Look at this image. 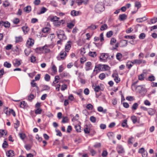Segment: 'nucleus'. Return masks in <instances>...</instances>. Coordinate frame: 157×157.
Masks as SVG:
<instances>
[{
    "label": "nucleus",
    "mask_w": 157,
    "mask_h": 157,
    "mask_svg": "<svg viewBox=\"0 0 157 157\" xmlns=\"http://www.w3.org/2000/svg\"><path fill=\"white\" fill-rule=\"evenodd\" d=\"M46 25L42 29L41 32H40V37H46L48 34V33L51 27L50 23L48 22H46Z\"/></svg>",
    "instance_id": "nucleus-1"
},
{
    "label": "nucleus",
    "mask_w": 157,
    "mask_h": 157,
    "mask_svg": "<svg viewBox=\"0 0 157 157\" xmlns=\"http://www.w3.org/2000/svg\"><path fill=\"white\" fill-rule=\"evenodd\" d=\"M109 67L105 64H98L96 65L95 67L94 71H96L97 74L98 73V70L100 71H105L108 70L109 69Z\"/></svg>",
    "instance_id": "nucleus-2"
},
{
    "label": "nucleus",
    "mask_w": 157,
    "mask_h": 157,
    "mask_svg": "<svg viewBox=\"0 0 157 157\" xmlns=\"http://www.w3.org/2000/svg\"><path fill=\"white\" fill-rule=\"evenodd\" d=\"M105 9V6L102 2H98L95 6V11L97 13L102 12Z\"/></svg>",
    "instance_id": "nucleus-3"
},
{
    "label": "nucleus",
    "mask_w": 157,
    "mask_h": 157,
    "mask_svg": "<svg viewBox=\"0 0 157 157\" xmlns=\"http://www.w3.org/2000/svg\"><path fill=\"white\" fill-rule=\"evenodd\" d=\"M136 89L137 91L141 94L142 96H144L147 92V90L145 88L144 86L142 85H139L137 86H135Z\"/></svg>",
    "instance_id": "nucleus-4"
},
{
    "label": "nucleus",
    "mask_w": 157,
    "mask_h": 157,
    "mask_svg": "<svg viewBox=\"0 0 157 157\" xmlns=\"http://www.w3.org/2000/svg\"><path fill=\"white\" fill-rule=\"evenodd\" d=\"M60 56H57V59L59 60L64 59L67 56V53L66 52L63 51H61L59 54Z\"/></svg>",
    "instance_id": "nucleus-5"
},
{
    "label": "nucleus",
    "mask_w": 157,
    "mask_h": 157,
    "mask_svg": "<svg viewBox=\"0 0 157 157\" xmlns=\"http://www.w3.org/2000/svg\"><path fill=\"white\" fill-rule=\"evenodd\" d=\"M53 21V24L56 27H59L62 24L63 25L64 23L65 20H51Z\"/></svg>",
    "instance_id": "nucleus-6"
},
{
    "label": "nucleus",
    "mask_w": 157,
    "mask_h": 157,
    "mask_svg": "<svg viewBox=\"0 0 157 157\" xmlns=\"http://www.w3.org/2000/svg\"><path fill=\"white\" fill-rule=\"evenodd\" d=\"M109 55L107 53H101L100 56V60L102 61L103 60H105L109 58Z\"/></svg>",
    "instance_id": "nucleus-7"
},
{
    "label": "nucleus",
    "mask_w": 157,
    "mask_h": 157,
    "mask_svg": "<svg viewBox=\"0 0 157 157\" xmlns=\"http://www.w3.org/2000/svg\"><path fill=\"white\" fill-rule=\"evenodd\" d=\"M116 150L119 154L124 153L125 151L123 146L120 144H117L116 147Z\"/></svg>",
    "instance_id": "nucleus-8"
},
{
    "label": "nucleus",
    "mask_w": 157,
    "mask_h": 157,
    "mask_svg": "<svg viewBox=\"0 0 157 157\" xmlns=\"http://www.w3.org/2000/svg\"><path fill=\"white\" fill-rule=\"evenodd\" d=\"M40 51H42L43 53L46 54L49 52L50 50L48 48L47 46L45 45L41 48L40 47Z\"/></svg>",
    "instance_id": "nucleus-9"
},
{
    "label": "nucleus",
    "mask_w": 157,
    "mask_h": 157,
    "mask_svg": "<svg viewBox=\"0 0 157 157\" xmlns=\"http://www.w3.org/2000/svg\"><path fill=\"white\" fill-rule=\"evenodd\" d=\"M39 79V74H38L37 75V76H36L35 77V80H33L32 81L31 84L32 85V86L33 87H36L37 88H38V86H37V84L34 82L35 81H36L37 80H38Z\"/></svg>",
    "instance_id": "nucleus-10"
},
{
    "label": "nucleus",
    "mask_w": 157,
    "mask_h": 157,
    "mask_svg": "<svg viewBox=\"0 0 157 157\" xmlns=\"http://www.w3.org/2000/svg\"><path fill=\"white\" fill-rule=\"evenodd\" d=\"M75 20H73L70 22H67V27L70 29H71L75 26Z\"/></svg>",
    "instance_id": "nucleus-11"
},
{
    "label": "nucleus",
    "mask_w": 157,
    "mask_h": 157,
    "mask_svg": "<svg viewBox=\"0 0 157 157\" xmlns=\"http://www.w3.org/2000/svg\"><path fill=\"white\" fill-rule=\"evenodd\" d=\"M41 86L42 87L41 90V92H42L44 91H48L50 89V87L47 85H41Z\"/></svg>",
    "instance_id": "nucleus-12"
},
{
    "label": "nucleus",
    "mask_w": 157,
    "mask_h": 157,
    "mask_svg": "<svg viewBox=\"0 0 157 157\" xmlns=\"http://www.w3.org/2000/svg\"><path fill=\"white\" fill-rule=\"evenodd\" d=\"M3 26L6 28L9 27L10 26V23L8 22H3L2 20H1L0 21V26H1L2 27Z\"/></svg>",
    "instance_id": "nucleus-13"
},
{
    "label": "nucleus",
    "mask_w": 157,
    "mask_h": 157,
    "mask_svg": "<svg viewBox=\"0 0 157 157\" xmlns=\"http://www.w3.org/2000/svg\"><path fill=\"white\" fill-rule=\"evenodd\" d=\"M34 44L33 40L31 39H29L26 42V45L27 47L32 46Z\"/></svg>",
    "instance_id": "nucleus-14"
},
{
    "label": "nucleus",
    "mask_w": 157,
    "mask_h": 157,
    "mask_svg": "<svg viewBox=\"0 0 157 157\" xmlns=\"http://www.w3.org/2000/svg\"><path fill=\"white\" fill-rule=\"evenodd\" d=\"M81 13L80 11H76L73 10L71 11V14L72 16H75L78 15L79 13Z\"/></svg>",
    "instance_id": "nucleus-15"
},
{
    "label": "nucleus",
    "mask_w": 157,
    "mask_h": 157,
    "mask_svg": "<svg viewBox=\"0 0 157 157\" xmlns=\"http://www.w3.org/2000/svg\"><path fill=\"white\" fill-rule=\"evenodd\" d=\"M120 43L121 44V47H124L127 45L128 41L125 40H121Z\"/></svg>",
    "instance_id": "nucleus-16"
},
{
    "label": "nucleus",
    "mask_w": 157,
    "mask_h": 157,
    "mask_svg": "<svg viewBox=\"0 0 157 157\" xmlns=\"http://www.w3.org/2000/svg\"><path fill=\"white\" fill-rule=\"evenodd\" d=\"M131 119L132 121L133 124H135L137 122L138 123H140V121H138L136 117L135 116H132L131 117Z\"/></svg>",
    "instance_id": "nucleus-17"
},
{
    "label": "nucleus",
    "mask_w": 157,
    "mask_h": 157,
    "mask_svg": "<svg viewBox=\"0 0 157 157\" xmlns=\"http://www.w3.org/2000/svg\"><path fill=\"white\" fill-rule=\"evenodd\" d=\"M148 110H147L148 114L151 115L152 116L154 115L155 113V110L153 109L148 108Z\"/></svg>",
    "instance_id": "nucleus-18"
},
{
    "label": "nucleus",
    "mask_w": 157,
    "mask_h": 157,
    "mask_svg": "<svg viewBox=\"0 0 157 157\" xmlns=\"http://www.w3.org/2000/svg\"><path fill=\"white\" fill-rule=\"evenodd\" d=\"M6 155L8 157H12L14 155V151L12 150H9L6 152Z\"/></svg>",
    "instance_id": "nucleus-19"
},
{
    "label": "nucleus",
    "mask_w": 157,
    "mask_h": 157,
    "mask_svg": "<svg viewBox=\"0 0 157 157\" xmlns=\"http://www.w3.org/2000/svg\"><path fill=\"white\" fill-rule=\"evenodd\" d=\"M67 43V44H66L65 46V51L68 52V50H70V48L71 47V44H69V43H71V42L70 41H68Z\"/></svg>",
    "instance_id": "nucleus-20"
},
{
    "label": "nucleus",
    "mask_w": 157,
    "mask_h": 157,
    "mask_svg": "<svg viewBox=\"0 0 157 157\" xmlns=\"http://www.w3.org/2000/svg\"><path fill=\"white\" fill-rule=\"evenodd\" d=\"M31 8L30 6H28L26 7H25L24 9V11L25 12L28 13L31 11Z\"/></svg>",
    "instance_id": "nucleus-21"
},
{
    "label": "nucleus",
    "mask_w": 157,
    "mask_h": 157,
    "mask_svg": "<svg viewBox=\"0 0 157 157\" xmlns=\"http://www.w3.org/2000/svg\"><path fill=\"white\" fill-rule=\"evenodd\" d=\"M127 15L125 14H120L119 16L118 20H126Z\"/></svg>",
    "instance_id": "nucleus-22"
},
{
    "label": "nucleus",
    "mask_w": 157,
    "mask_h": 157,
    "mask_svg": "<svg viewBox=\"0 0 157 157\" xmlns=\"http://www.w3.org/2000/svg\"><path fill=\"white\" fill-rule=\"evenodd\" d=\"M57 36L58 38L60 40H65L67 38V36L65 35L64 33H63V34H60Z\"/></svg>",
    "instance_id": "nucleus-23"
},
{
    "label": "nucleus",
    "mask_w": 157,
    "mask_h": 157,
    "mask_svg": "<svg viewBox=\"0 0 157 157\" xmlns=\"http://www.w3.org/2000/svg\"><path fill=\"white\" fill-rule=\"evenodd\" d=\"M82 93V90L81 92H75V93L78 95L80 98L81 99L82 101H85V100L83 97Z\"/></svg>",
    "instance_id": "nucleus-24"
},
{
    "label": "nucleus",
    "mask_w": 157,
    "mask_h": 157,
    "mask_svg": "<svg viewBox=\"0 0 157 157\" xmlns=\"http://www.w3.org/2000/svg\"><path fill=\"white\" fill-rule=\"evenodd\" d=\"M155 79V77L153 75H151L148 76L147 78V80L153 82L154 81Z\"/></svg>",
    "instance_id": "nucleus-25"
},
{
    "label": "nucleus",
    "mask_w": 157,
    "mask_h": 157,
    "mask_svg": "<svg viewBox=\"0 0 157 157\" xmlns=\"http://www.w3.org/2000/svg\"><path fill=\"white\" fill-rule=\"evenodd\" d=\"M35 107L37 108V109L35 111V113L36 114H39V102H37L36 103Z\"/></svg>",
    "instance_id": "nucleus-26"
},
{
    "label": "nucleus",
    "mask_w": 157,
    "mask_h": 157,
    "mask_svg": "<svg viewBox=\"0 0 157 157\" xmlns=\"http://www.w3.org/2000/svg\"><path fill=\"white\" fill-rule=\"evenodd\" d=\"M122 55L120 53H117L116 55L117 59L120 61H121V59L122 58Z\"/></svg>",
    "instance_id": "nucleus-27"
},
{
    "label": "nucleus",
    "mask_w": 157,
    "mask_h": 157,
    "mask_svg": "<svg viewBox=\"0 0 157 157\" xmlns=\"http://www.w3.org/2000/svg\"><path fill=\"white\" fill-rule=\"evenodd\" d=\"M22 29L25 34H26L29 30V28L27 26L23 27Z\"/></svg>",
    "instance_id": "nucleus-28"
},
{
    "label": "nucleus",
    "mask_w": 157,
    "mask_h": 157,
    "mask_svg": "<svg viewBox=\"0 0 157 157\" xmlns=\"http://www.w3.org/2000/svg\"><path fill=\"white\" fill-rule=\"evenodd\" d=\"M127 120L126 119H124V120L122 124H121V126L123 127H125L126 128H128V126L127 124Z\"/></svg>",
    "instance_id": "nucleus-29"
},
{
    "label": "nucleus",
    "mask_w": 157,
    "mask_h": 157,
    "mask_svg": "<svg viewBox=\"0 0 157 157\" xmlns=\"http://www.w3.org/2000/svg\"><path fill=\"white\" fill-rule=\"evenodd\" d=\"M91 65V63L90 62H88L86 63V71H89L90 69V67Z\"/></svg>",
    "instance_id": "nucleus-30"
},
{
    "label": "nucleus",
    "mask_w": 157,
    "mask_h": 157,
    "mask_svg": "<svg viewBox=\"0 0 157 157\" xmlns=\"http://www.w3.org/2000/svg\"><path fill=\"white\" fill-rule=\"evenodd\" d=\"M13 64L15 67H18L21 64V63L19 61L16 59L13 61Z\"/></svg>",
    "instance_id": "nucleus-31"
},
{
    "label": "nucleus",
    "mask_w": 157,
    "mask_h": 157,
    "mask_svg": "<svg viewBox=\"0 0 157 157\" xmlns=\"http://www.w3.org/2000/svg\"><path fill=\"white\" fill-rule=\"evenodd\" d=\"M98 26H96L94 24H91L89 26L87 27V29H90L91 30H94L96 29Z\"/></svg>",
    "instance_id": "nucleus-32"
},
{
    "label": "nucleus",
    "mask_w": 157,
    "mask_h": 157,
    "mask_svg": "<svg viewBox=\"0 0 157 157\" xmlns=\"http://www.w3.org/2000/svg\"><path fill=\"white\" fill-rule=\"evenodd\" d=\"M59 17H57L56 16L51 15L48 17L47 20H55V19H56V20H59Z\"/></svg>",
    "instance_id": "nucleus-33"
},
{
    "label": "nucleus",
    "mask_w": 157,
    "mask_h": 157,
    "mask_svg": "<svg viewBox=\"0 0 157 157\" xmlns=\"http://www.w3.org/2000/svg\"><path fill=\"white\" fill-rule=\"evenodd\" d=\"M94 90L96 93L98 92L99 91L101 90L103 91V89H101V87L99 86H96L94 88Z\"/></svg>",
    "instance_id": "nucleus-34"
},
{
    "label": "nucleus",
    "mask_w": 157,
    "mask_h": 157,
    "mask_svg": "<svg viewBox=\"0 0 157 157\" xmlns=\"http://www.w3.org/2000/svg\"><path fill=\"white\" fill-rule=\"evenodd\" d=\"M124 37L126 39H133L136 38V36L135 35L133 36L127 35L125 36Z\"/></svg>",
    "instance_id": "nucleus-35"
},
{
    "label": "nucleus",
    "mask_w": 157,
    "mask_h": 157,
    "mask_svg": "<svg viewBox=\"0 0 157 157\" xmlns=\"http://www.w3.org/2000/svg\"><path fill=\"white\" fill-rule=\"evenodd\" d=\"M68 73L66 72H63V73L59 74V76L61 78L66 77L67 76Z\"/></svg>",
    "instance_id": "nucleus-36"
},
{
    "label": "nucleus",
    "mask_w": 157,
    "mask_h": 157,
    "mask_svg": "<svg viewBox=\"0 0 157 157\" xmlns=\"http://www.w3.org/2000/svg\"><path fill=\"white\" fill-rule=\"evenodd\" d=\"M27 105V104L25 101H22L20 103V107L22 108H24Z\"/></svg>",
    "instance_id": "nucleus-37"
},
{
    "label": "nucleus",
    "mask_w": 157,
    "mask_h": 157,
    "mask_svg": "<svg viewBox=\"0 0 157 157\" xmlns=\"http://www.w3.org/2000/svg\"><path fill=\"white\" fill-rule=\"evenodd\" d=\"M89 55L92 57H94L97 56L96 52H90L89 53Z\"/></svg>",
    "instance_id": "nucleus-38"
},
{
    "label": "nucleus",
    "mask_w": 157,
    "mask_h": 157,
    "mask_svg": "<svg viewBox=\"0 0 157 157\" xmlns=\"http://www.w3.org/2000/svg\"><path fill=\"white\" fill-rule=\"evenodd\" d=\"M90 151L91 156H94L96 154V151L92 148H91L90 150Z\"/></svg>",
    "instance_id": "nucleus-39"
},
{
    "label": "nucleus",
    "mask_w": 157,
    "mask_h": 157,
    "mask_svg": "<svg viewBox=\"0 0 157 157\" xmlns=\"http://www.w3.org/2000/svg\"><path fill=\"white\" fill-rule=\"evenodd\" d=\"M47 10L46 8L44 6L42 7L40 11V14L44 13Z\"/></svg>",
    "instance_id": "nucleus-40"
},
{
    "label": "nucleus",
    "mask_w": 157,
    "mask_h": 157,
    "mask_svg": "<svg viewBox=\"0 0 157 157\" xmlns=\"http://www.w3.org/2000/svg\"><path fill=\"white\" fill-rule=\"evenodd\" d=\"M138 106V104L137 103H135L133 104L132 107V109L133 110H136Z\"/></svg>",
    "instance_id": "nucleus-41"
},
{
    "label": "nucleus",
    "mask_w": 157,
    "mask_h": 157,
    "mask_svg": "<svg viewBox=\"0 0 157 157\" xmlns=\"http://www.w3.org/2000/svg\"><path fill=\"white\" fill-rule=\"evenodd\" d=\"M107 28V25L106 24H104L101 26L100 29L101 31H103L106 29Z\"/></svg>",
    "instance_id": "nucleus-42"
},
{
    "label": "nucleus",
    "mask_w": 157,
    "mask_h": 157,
    "mask_svg": "<svg viewBox=\"0 0 157 157\" xmlns=\"http://www.w3.org/2000/svg\"><path fill=\"white\" fill-rule=\"evenodd\" d=\"M75 127L76 129V131L77 132H81V126L79 125H76L75 126Z\"/></svg>",
    "instance_id": "nucleus-43"
},
{
    "label": "nucleus",
    "mask_w": 157,
    "mask_h": 157,
    "mask_svg": "<svg viewBox=\"0 0 157 157\" xmlns=\"http://www.w3.org/2000/svg\"><path fill=\"white\" fill-rule=\"evenodd\" d=\"M4 66L8 68H10L11 67V64L7 61L5 62L4 64Z\"/></svg>",
    "instance_id": "nucleus-44"
},
{
    "label": "nucleus",
    "mask_w": 157,
    "mask_h": 157,
    "mask_svg": "<svg viewBox=\"0 0 157 157\" xmlns=\"http://www.w3.org/2000/svg\"><path fill=\"white\" fill-rule=\"evenodd\" d=\"M135 7L137 8V9L138 10L141 7V4L140 2H136L135 3Z\"/></svg>",
    "instance_id": "nucleus-45"
},
{
    "label": "nucleus",
    "mask_w": 157,
    "mask_h": 157,
    "mask_svg": "<svg viewBox=\"0 0 157 157\" xmlns=\"http://www.w3.org/2000/svg\"><path fill=\"white\" fill-rule=\"evenodd\" d=\"M68 122V118L67 117H63V118L62 123H65Z\"/></svg>",
    "instance_id": "nucleus-46"
},
{
    "label": "nucleus",
    "mask_w": 157,
    "mask_h": 157,
    "mask_svg": "<svg viewBox=\"0 0 157 157\" xmlns=\"http://www.w3.org/2000/svg\"><path fill=\"white\" fill-rule=\"evenodd\" d=\"M105 74L104 73H102L100 74L99 76V78L102 80L105 78Z\"/></svg>",
    "instance_id": "nucleus-47"
},
{
    "label": "nucleus",
    "mask_w": 157,
    "mask_h": 157,
    "mask_svg": "<svg viewBox=\"0 0 157 157\" xmlns=\"http://www.w3.org/2000/svg\"><path fill=\"white\" fill-rule=\"evenodd\" d=\"M16 43H18L21 42L22 40V38L21 36H19L18 37H16Z\"/></svg>",
    "instance_id": "nucleus-48"
},
{
    "label": "nucleus",
    "mask_w": 157,
    "mask_h": 157,
    "mask_svg": "<svg viewBox=\"0 0 157 157\" xmlns=\"http://www.w3.org/2000/svg\"><path fill=\"white\" fill-rule=\"evenodd\" d=\"M50 76L48 75V74H46L44 76V79L45 80L47 81H50Z\"/></svg>",
    "instance_id": "nucleus-49"
},
{
    "label": "nucleus",
    "mask_w": 157,
    "mask_h": 157,
    "mask_svg": "<svg viewBox=\"0 0 157 157\" xmlns=\"http://www.w3.org/2000/svg\"><path fill=\"white\" fill-rule=\"evenodd\" d=\"M104 4L107 6H111V2L109 0H105Z\"/></svg>",
    "instance_id": "nucleus-50"
},
{
    "label": "nucleus",
    "mask_w": 157,
    "mask_h": 157,
    "mask_svg": "<svg viewBox=\"0 0 157 157\" xmlns=\"http://www.w3.org/2000/svg\"><path fill=\"white\" fill-rule=\"evenodd\" d=\"M86 108L89 110H92L93 108V106L91 104H89L86 106Z\"/></svg>",
    "instance_id": "nucleus-51"
},
{
    "label": "nucleus",
    "mask_w": 157,
    "mask_h": 157,
    "mask_svg": "<svg viewBox=\"0 0 157 157\" xmlns=\"http://www.w3.org/2000/svg\"><path fill=\"white\" fill-rule=\"evenodd\" d=\"M7 134V132L3 130H0V137H1L4 135H6Z\"/></svg>",
    "instance_id": "nucleus-52"
},
{
    "label": "nucleus",
    "mask_w": 157,
    "mask_h": 157,
    "mask_svg": "<svg viewBox=\"0 0 157 157\" xmlns=\"http://www.w3.org/2000/svg\"><path fill=\"white\" fill-rule=\"evenodd\" d=\"M138 79L139 80L142 81L144 79V75L143 73H142L138 76Z\"/></svg>",
    "instance_id": "nucleus-53"
},
{
    "label": "nucleus",
    "mask_w": 157,
    "mask_h": 157,
    "mask_svg": "<svg viewBox=\"0 0 157 157\" xmlns=\"http://www.w3.org/2000/svg\"><path fill=\"white\" fill-rule=\"evenodd\" d=\"M19 135L21 139L22 140H24L26 136L25 134L23 133H19Z\"/></svg>",
    "instance_id": "nucleus-54"
},
{
    "label": "nucleus",
    "mask_w": 157,
    "mask_h": 157,
    "mask_svg": "<svg viewBox=\"0 0 157 157\" xmlns=\"http://www.w3.org/2000/svg\"><path fill=\"white\" fill-rule=\"evenodd\" d=\"M25 54L26 56H28L31 52V50L29 48H28L27 49H25Z\"/></svg>",
    "instance_id": "nucleus-55"
},
{
    "label": "nucleus",
    "mask_w": 157,
    "mask_h": 157,
    "mask_svg": "<svg viewBox=\"0 0 157 157\" xmlns=\"http://www.w3.org/2000/svg\"><path fill=\"white\" fill-rule=\"evenodd\" d=\"M113 35V32L112 31H109L107 32L106 33V36L108 38L111 37Z\"/></svg>",
    "instance_id": "nucleus-56"
},
{
    "label": "nucleus",
    "mask_w": 157,
    "mask_h": 157,
    "mask_svg": "<svg viewBox=\"0 0 157 157\" xmlns=\"http://www.w3.org/2000/svg\"><path fill=\"white\" fill-rule=\"evenodd\" d=\"M146 36L145 34L144 33H141L139 36V38L140 39H144Z\"/></svg>",
    "instance_id": "nucleus-57"
},
{
    "label": "nucleus",
    "mask_w": 157,
    "mask_h": 157,
    "mask_svg": "<svg viewBox=\"0 0 157 157\" xmlns=\"http://www.w3.org/2000/svg\"><path fill=\"white\" fill-rule=\"evenodd\" d=\"M86 126L87 127L84 128V131L85 133L88 134L90 132V129H88V128L87 127L88 125H86Z\"/></svg>",
    "instance_id": "nucleus-58"
},
{
    "label": "nucleus",
    "mask_w": 157,
    "mask_h": 157,
    "mask_svg": "<svg viewBox=\"0 0 157 157\" xmlns=\"http://www.w3.org/2000/svg\"><path fill=\"white\" fill-rule=\"evenodd\" d=\"M116 40L114 38H112L110 40V44L113 45L114 44V43H116Z\"/></svg>",
    "instance_id": "nucleus-59"
},
{
    "label": "nucleus",
    "mask_w": 157,
    "mask_h": 157,
    "mask_svg": "<svg viewBox=\"0 0 157 157\" xmlns=\"http://www.w3.org/2000/svg\"><path fill=\"white\" fill-rule=\"evenodd\" d=\"M9 114H11L13 115L14 117H15L16 116V114L15 112L12 109H9Z\"/></svg>",
    "instance_id": "nucleus-60"
},
{
    "label": "nucleus",
    "mask_w": 157,
    "mask_h": 157,
    "mask_svg": "<svg viewBox=\"0 0 157 157\" xmlns=\"http://www.w3.org/2000/svg\"><path fill=\"white\" fill-rule=\"evenodd\" d=\"M67 85L66 84H64L62 85L61 90L62 91H64L67 88Z\"/></svg>",
    "instance_id": "nucleus-61"
},
{
    "label": "nucleus",
    "mask_w": 157,
    "mask_h": 157,
    "mask_svg": "<svg viewBox=\"0 0 157 157\" xmlns=\"http://www.w3.org/2000/svg\"><path fill=\"white\" fill-rule=\"evenodd\" d=\"M57 36L59 35L60 34H63L64 33V31L62 30H59L56 32Z\"/></svg>",
    "instance_id": "nucleus-62"
},
{
    "label": "nucleus",
    "mask_w": 157,
    "mask_h": 157,
    "mask_svg": "<svg viewBox=\"0 0 157 157\" xmlns=\"http://www.w3.org/2000/svg\"><path fill=\"white\" fill-rule=\"evenodd\" d=\"M50 4L52 6L56 7L57 6V5L56 2L54 1H52L50 2Z\"/></svg>",
    "instance_id": "nucleus-63"
},
{
    "label": "nucleus",
    "mask_w": 157,
    "mask_h": 157,
    "mask_svg": "<svg viewBox=\"0 0 157 157\" xmlns=\"http://www.w3.org/2000/svg\"><path fill=\"white\" fill-rule=\"evenodd\" d=\"M90 120L93 123H95L96 121V119L94 116H91L90 117Z\"/></svg>",
    "instance_id": "nucleus-64"
}]
</instances>
